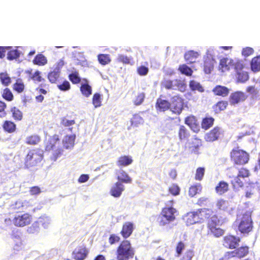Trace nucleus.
Masks as SVG:
<instances>
[{
    "label": "nucleus",
    "mask_w": 260,
    "mask_h": 260,
    "mask_svg": "<svg viewBox=\"0 0 260 260\" xmlns=\"http://www.w3.org/2000/svg\"><path fill=\"white\" fill-rule=\"evenodd\" d=\"M135 254V248L128 240H123L121 241L115 251L117 260H129L133 258Z\"/></svg>",
    "instance_id": "1"
},
{
    "label": "nucleus",
    "mask_w": 260,
    "mask_h": 260,
    "mask_svg": "<svg viewBox=\"0 0 260 260\" xmlns=\"http://www.w3.org/2000/svg\"><path fill=\"white\" fill-rule=\"evenodd\" d=\"M45 150L47 152H52L51 159L56 161L62 154L63 150L60 143L58 135L55 134L50 137L45 145Z\"/></svg>",
    "instance_id": "2"
},
{
    "label": "nucleus",
    "mask_w": 260,
    "mask_h": 260,
    "mask_svg": "<svg viewBox=\"0 0 260 260\" xmlns=\"http://www.w3.org/2000/svg\"><path fill=\"white\" fill-rule=\"evenodd\" d=\"M238 230L242 234H248L253 230L251 212H241L237 215Z\"/></svg>",
    "instance_id": "3"
},
{
    "label": "nucleus",
    "mask_w": 260,
    "mask_h": 260,
    "mask_svg": "<svg viewBox=\"0 0 260 260\" xmlns=\"http://www.w3.org/2000/svg\"><path fill=\"white\" fill-rule=\"evenodd\" d=\"M43 151L39 148H34L28 151L24 158V166L29 168L37 166L43 159Z\"/></svg>",
    "instance_id": "4"
},
{
    "label": "nucleus",
    "mask_w": 260,
    "mask_h": 260,
    "mask_svg": "<svg viewBox=\"0 0 260 260\" xmlns=\"http://www.w3.org/2000/svg\"><path fill=\"white\" fill-rule=\"evenodd\" d=\"M230 158L234 165L244 166L249 160V154L239 147L233 148L230 152Z\"/></svg>",
    "instance_id": "5"
},
{
    "label": "nucleus",
    "mask_w": 260,
    "mask_h": 260,
    "mask_svg": "<svg viewBox=\"0 0 260 260\" xmlns=\"http://www.w3.org/2000/svg\"><path fill=\"white\" fill-rule=\"evenodd\" d=\"M161 86L166 89L179 90L184 92L186 90V85L184 81L180 79L164 80L161 82Z\"/></svg>",
    "instance_id": "6"
},
{
    "label": "nucleus",
    "mask_w": 260,
    "mask_h": 260,
    "mask_svg": "<svg viewBox=\"0 0 260 260\" xmlns=\"http://www.w3.org/2000/svg\"><path fill=\"white\" fill-rule=\"evenodd\" d=\"M184 107L183 99L179 95H175L172 97L170 102V111L172 113L180 115Z\"/></svg>",
    "instance_id": "7"
},
{
    "label": "nucleus",
    "mask_w": 260,
    "mask_h": 260,
    "mask_svg": "<svg viewBox=\"0 0 260 260\" xmlns=\"http://www.w3.org/2000/svg\"><path fill=\"white\" fill-rule=\"evenodd\" d=\"M222 135V128L216 126L205 135L204 139L207 142H213L217 141Z\"/></svg>",
    "instance_id": "8"
},
{
    "label": "nucleus",
    "mask_w": 260,
    "mask_h": 260,
    "mask_svg": "<svg viewBox=\"0 0 260 260\" xmlns=\"http://www.w3.org/2000/svg\"><path fill=\"white\" fill-rule=\"evenodd\" d=\"M32 221V217L27 213L15 216L13 219V224L17 227L28 225Z\"/></svg>",
    "instance_id": "9"
},
{
    "label": "nucleus",
    "mask_w": 260,
    "mask_h": 260,
    "mask_svg": "<svg viewBox=\"0 0 260 260\" xmlns=\"http://www.w3.org/2000/svg\"><path fill=\"white\" fill-rule=\"evenodd\" d=\"M240 238L231 235L224 236L222 239V245L228 249H235L240 242Z\"/></svg>",
    "instance_id": "10"
},
{
    "label": "nucleus",
    "mask_w": 260,
    "mask_h": 260,
    "mask_svg": "<svg viewBox=\"0 0 260 260\" xmlns=\"http://www.w3.org/2000/svg\"><path fill=\"white\" fill-rule=\"evenodd\" d=\"M47 218H39V220L34 222L27 229V232L30 234H36L39 233L41 226H43L44 228H46L48 222Z\"/></svg>",
    "instance_id": "11"
},
{
    "label": "nucleus",
    "mask_w": 260,
    "mask_h": 260,
    "mask_svg": "<svg viewBox=\"0 0 260 260\" xmlns=\"http://www.w3.org/2000/svg\"><path fill=\"white\" fill-rule=\"evenodd\" d=\"M202 141L197 136H194L191 141L187 144V148L191 153L198 154L200 149L202 146Z\"/></svg>",
    "instance_id": "12"
},
{
    "label": "nucleus",
    "mask_w": 260,
    "mask_h": 260,
    "mask_svg": "<svg viewBox=\"0 0 260 260\" xmlns=\"http://www.w3.org/2000/svg\"><path fill=\"white\" fill-rule=\"evenodd\" d=\"M201 213L202 212H187L183 216V220L187 225L200 222L203 220Z\"/></svg>",
    "instance_id": "13"
},
{
    "label": "nucleus",
    "mask_w": 260,
    "mask_h": 260,
    "mask_svg": "<svg viewBox=\"0 0 260 260\" xmlns=\"http://www.w3.org/2000/svg\"><path fill=\"white\" fill-rule=\"evenodd\" d=\"M175 219L174 212H160L157 217V221L159 225L164 226L174 221Z\"/></svg>",
    "instance_id": "14"
},
{
    "label": "nucleus",
    "mask_w": 260,
    "mask_h": 260,
    "mask_svg": "<svg viewBox=\"0 0 260 260\" xmlns=\"http://www.w3.org/2000/svg\"><path fill=\"white\" fill-rule=\"evenodd\" d=\"M216 63L215 59L211 55H207L204 57L203 71L206 74H210L213 70L214 64Z\"/></svg>",
    "instance_id": "15"
},
{
    "label": "nucleus",
    "mask_w": 260,
    "mask_h": 260,
    "mask_svg": "<svg viewBox=\"0 0 260 260\" xmlns=\"http://www.w3.org/2000/svg\"><path fill=\"white\" fill-rule=\"evenodd\" d=\"M208 215L207 225H210L212 222L214 225H221L224 222V219L221 214L218 212H211L210 214H206Z\"/></svg>",
    "instance_id": "16"
},
{
    "label": "nucleus",
    "mask_w": 260,
    "mask_h": 260,
    "mask_svg": "<svg viewBox=\"0 0 260 260\" xmlns=\"http://www.w3.org/2000/svg\"><path fill=\"white\" fill-rule=\"evenodd\" d=\"M161 95L157 99L155 103V109L157 112H165L170 108V102L162 99Z\"/></svg>",
    "instance_id": "17"
},
{
    "label": "nucleus",
    "mask_w": 260,
    "mask_h": 260,
    "mask_svg": "<svg viewBox=\"0 0 260 260\" xmlns=\"http://www.w3.org/2000/svg\"><path fill=\"white\" fill-rule=\"evenodd\" d=\"M247 99V95L243 92L238 91L232 93L229 98L230 104L235 105L244 102Z\"/></svg>",
    "instance_id": "18"
},
{
    "label": "nucleus",
    "mask_w": 260,
    "mask_h": 260,
    "mask_svg": "<svg viewBox=\"0 0 260 260\" xmlns=\"http://www.w3.org/2000/svg\"><path fill=\"white\" fill-rule=\"evenodd\" d=\"M88 251L85 246L77 247L73 252V257L75 260H84L87 256Z\"/></svg>",
    "instance_id": "19"
},
{
    "label": "nucleus",
    "mask_w": 260,
    "mask_h": 260,
    "mask_svg": "<svg viewBox=\"0 0 260 260\" xmlns=\"http://www.w3.org/2000/svg\"><path fill=\"white\" fill-rule=\"evenodd\" d=\"M184 123L195 133H198L200 130V125L198 122L197 119L193 115H190L185 117Z\"/></svg>",
    "instance_id": "20"
},
{
    "label": "nucleus",
    "mask_w": 260,
    "mask_h": 260,
    "mask_svg": "<svg viewBox=\"0 0 260 260\" xmlns=\"http://www.w3.org/2000/svg\"><path fill=\"white\" fill-rule=\"evenodd\" d=\"M134 230V225L133 223L129 221L124 222L123 224L122 229L120 231V234L122 237L124 239V240H127L132 234Z\"/></svg>",
    "instance_id": "21"
},
{
    "label": "nucleus",
    "mask_w": 260,
    "mask_h": 260,
    "mask_svg": "<svg viewBox=\"0 0 260 260\" xmlns=\"http://www.w3.org/2000/svg\"><path fill=\"white\" fill-rule=\"evenodd\" d=\"M234 60L226 57L222 58L219 61L218 70L222 72H225L233 68Z\"/></svg>",
    "instance_id": "22"
},
{
    "label": "nucleus",
    "mask_w": 260,
    "mask_h": 260,
    "mask_svg": "<svg viewBox=\"0 0 260 260\" xmlns=\"http://www.w3.org/2000/svg\"><path fill=\"white\" fill-rule=\"evenodd\" d=\"M249 247L247 245H242L239 247L235 248L232 251L234 257L241 259L246 256L249 253Z\"/></svg>",
    "instance_id": "23"
},
{
    "label": "nucleus",
    "mask_w": 260,
    "mask_h": 260,
    "mask_svg": "<svg viewBox=\"0 0 260 260\" xmlns=\"http://www.w3.org/2000/svg\"><path fill=\"white\" fill-rule=\"evenodd\" d=\"M124 190V186L121 183L117 182L112 186L110 193L115 198H118L121 195Z\"/></svg>",
    "instance_id": "24"
},
{
    "label": "nucleus",
    "mask_w": 260,
    "mask_h": 260,
    "mask_svg": "<svg viewBox=\"0 0 260 260\" xmlns=\"http://www.w3.org/2000/svg\"><path fill=\"white\" fill-rule=\"evenodd\" d=\"M178 136L181 142L187 141L190 136L189 130L183 125H180L178 132Z\"/></svg>",
    "instance_id": "25"
},
{
    "label": "nucleus",
    "mask_w": 260,
    "mask_h": 260,
    "mask_svg": "<svg viewBox=\"0 0 260 260\" xmlns=\"http://www.w3.org/2000/svg\"><path fill=\"white\" fill-rule=\"evenodd\" d=\"M217 226L213 225V223L211 222L210 225H207L208 232L215 237H219L223 235L224 231Z\"/></svg>",
    "instance_id": "26"
},
{
    "label": "nucleus",
    "mask_w": 260,
    "mask_h": 260,
    "mask_svg": "<svg viewBox=\"0 0 260 260\" xmlns=\"http://www.w3.org/2000/svg\"><path fill=\"white\" fill-rule=\"evenodd\" d=\"M198 52L193 50H189L184 54V59L188 64H191L196 61V59L199 57Z\"/></svg>",
    "instance_id": "27"
},
{
    "label": "nucleus",
    "mask_w": 260,
    "mask_h": 260,
    "mask_svg": "<svg viewBox=\"0 0 260 260\" xmlns=\"http://www.w3.org/2000/svg\"><path fill=\"white\" fill-rule=\"evenodd\" d=\"M215 191L219 195H222L229 189L228 183L224 181H220L215 187Z\"/></svg>",
    "instance_id": "28"
},
{
    "label": "nucleus",
    "mask_w": 260,
    "mask_h": 260,
    "mask_svg": "<svg viewBox=\"0 0 260 260\" xmlns=\"http://www.w3.org/2000/svg\"><path fill=\"white\" fill-rule=\"evenodd\" d=\"M212 92L216 95L225 97L229 94V89L225 86L221 85H216L213 89Z\"/></svg>",
    "instance_id": "29"
},
{
    "label": "nucleus",
    "mask_w": 260,
    "mask_h": 260,
    "mask_svg": "<svg viewBox=\"0 0 260 260\" xmlns=\"http://www.w3.org/2000/svg\"><path fill=\"white\" fill-rule=\"evenodd\" d=\"M228 106L226 101H220L216 103L212 106L213 110L215 114H218L222 111L225 110Z\"/></svg>",
    "instance_id": "30"
},
{
    "label": "nucleus",
    "mask_w": 260,
    "mask_h": 260,
    "mask_svg": "<svg viewBox=\"0 0 260 260\" xmlns=\"http://www.w3.org/2000/svg\"><path fill=\"white\" fill-rule=\"evenodd\" d=\"M2 126L4 131L8 133H13L16 129V124L10 120L4 121Z\"/></svg>",
    "instance_id": "31"
},
{
    "label": "nucleus",
    "mask_w": 260,
    "mask_h": 260,
    "mask_svg": "<svg viewBox=\"0 0 260 260\" xmlns=\"http://www.w3.org/2000/svg\"><path fill=\"white\" fill-rule=\"evenodd\" d=\"M133 161L131 156L123 155L120 156L117 161V165L119 167H125L131 165Z\"/></svg>",
    "instance_id": "32"
},
{
    "label": "nucleus",
    "mask_w": 260,
    "mask_h": 260,
    "mask_svg": "<svg viewBox=\"0 0 260 260\" xmlns=\"http://www.w3.org/2000/svg\"><path fill=\"white\" fill-rule=\"evenodd\" d=\"M75 137V135L66 136L63 140V146L67 149L73 147L74 145Z\"/></svg>",
    "instance_id": "33"
},
{
    "label": "nucleus",
    "mask_w": 260,
    "mask_h": 260,
    "mask_svg": "<svg viewBox=\"0 0 260 260\" xmlns=\"http://www.w3.org/2000/svg\"><path fill=\"white\" fill-rule=\"evenodd\" d=\"M214 122V118L212 117H206L203 118L201 122V127L205 130H207L211 127Z\"/></svg>",
    "instance_id": "34"
},
{
    "label": "nucleus",
    "mask_w": 260,
    "mask_h": 260,
    "mask_svg": "<svg viewBox=\"0 0 260 260\" xmlns=\"http://www.w3.org/2000/svg\"><path fill=\"white\" fill-rule=\"evenodd\" d=\"M32 62L34 64L43 66L47 64V59L43 54L40 53L35 57Z\"/></svg>",
    "instance_id": "35"
},
{
    "label": "nucleus",
    "mask_w": 260,
    "mask_h": 260,
    "mask_svg": "<svg viewBox=\"0 0 260 260\" xmlns=\"http://www.w3.org/2000/svg\"><path fill=\"white\" fill-rule=\"evenodd\" d=\"M251 70L254 72L260 71V56L253 57L250 62Z\"/></svg>",
    "instance_id": "36"
},
{
    "label": "nucleus",
    "mask_w": 260,
    "mask_h": 260,
    "mask_svg": "<svg viewBox=\"0 0 260 260\" xmlns=\"http://www.w3.org/2000/svg\"><path fill=\"white\" fill-rule=\"evenodd\" d=\"M41 141V137L38 135H32L26 138L25 143L30 145H37Z\"/></svg>",
    "instance_id": "37"
},
{
    "label": "nucleus",
    "mask_w": 260,
    "mask_h": 260,
    "mask_svg": "<svg viewBox=\"0 0 260 260\" xmlns=\"http://www.w3.org/2000/svg\"><path fill=\"white\" fill-rule=\"evenodd\" d=\"M98 59L99 63L103 66L109 64L111 61L110 56L108 54H99L98 55Z\"/></svg>",
    "instance_id": "38"
},
{
    "label": "nucleus",
    "mask_w": 260,
    "mask_h": 260,
    "mask_svg": "<svg viewBox=\"0 0 260 260\" xmlns=\"http://www.w3.org/2000/svg\"><path fill=\"white\" fill-rule=\"evenodd\" d=\"M80 89L82 94L85 97H89L92 93L91 87L88 83L82 84Z\"/></svg>",
    "instance_id": "39"
},
{
    "label": "nucleus",
    "mask_w": 260,
    "mask_h": 260,
    "mask_svg": "<svg viewBox=\"0 0 260 260\" xmlns=\"http://www.w3.org/2000/svg\"><path fill=\"white\" fill-rule=\"evenodd\" d=\"M12 117L16 121H20L23 118L22 112L16 107H12L11 109Z\"/></svg>",
    "instance_id": "40"
},
{
    "label": "nucleus",
    "mask_w": 260,
    "mask_h": 260,
    "mask_svg": "<svg viewBox=\"0 0 260 260\" xmlns=\"http://www.w3.org/2000/svg\"><path fill=\"white\" fill-rule=\"evenodd\" d=\"M25 88V85L22 80L18 79L16 82L13 85V89L18 93L22 92Z\"/></svg>",
    "instance_id": "41"
},
{
    "label": "nucleus",
    "mask_w": 260,
    "mask_h": 260,
    "mask_svg": "<svg viewBox=\"0 0 260 260\" xmlns=\"http://www.w3.org/2000/svg\"><path fill=\"white\" fill-rule=\"evenodd\" d=\"M178 71H179L182 74L187 76H191L193 73L192 69L186 64L180 65L178 68Z\"/></svg>",
    "instance_id": "42"
},
{
    "label": "nucleus",
    "mask_w": 260,
    "mask_h": 260,
    "mask_svg": "<svg viewBox=\"0 0 260 260\" xmlns=\"http://www.w3.org/2000/svg\"><path fill=\"white\" fill-rule=\"evenodd\" d=\"M2 98L8 102H11L14 99V95L11 90L8 88H5L2 92Z\"/></svg>",
    "instance_id": "43"
},
{
    "label": "nucleus",
    "mask_w": 260,
    "mask_h": 260,
    "mask_svg": "<svg viewBox=\"0 0 260 260\" xmlns=\"http://www.w3.org/2000/svg\"><path fill=\"white\" fill-rule=\"evenodd\" d=\"M241 177H238V176L237 175L234 177V179L231 181V183L234 189H238L243 186L244 182L243 180H241Z\"/></svg>",
    "instance_id": "44"
},
{
    "label": "nucleus",
    "mask_w": 260,
    "mask_h": 260,
    "mask_svg": "<svg viewBox=\"0 0 260 260\" xmlns=\"http://www.w3.org/2000/svg\"><path fill=\"white\" fill-rule=\"evenodd\" d=\"M59 76V71H53L48 73V79L51 83H55L58 80Z\"/></svg>",
    "instance_id": "45"
},
{
    "label": "nucleus",
    "mask_w": 260,
    "mask_h": 260,
    "mask_svg": "<svg viewBox=\"0 0 260 260\" xmlns=\"http://www.w3.org/2000/svg\"><path fill=\"white\" fill-rule=\"evenodd\" d=\"M237 74V81L239 82L245 83L249 80V77L248 72L245 71H241L238 72Z\"/></svg>",
    "instance_id": "46"
},
{
    "label": "nucleus",
    "mask_w": 260,
    "mask_h": 260,
    "mask_svg": "<svg viewBox=\"0 0 260 260\" xmlns=\"http://www.w3.org/2000/svg\"><path fill=\"white\" fill-rule=\"evenodd\" d=\"M117 179L119 181L125 183H131L132 181V179L124 171H122L120 173V175L118 176Z\"/></svg>",
    "instance_id": "47"
},
{
    "label": "nucleus",
    "mask_w": 260,
    "mask_h": 260,
    "mask_svg": "<svg viewBox=\"0 0 260 260\" xmlns=\"http://www.w3.org/2000/svg\"><path fill=\"white\" fill-rule=\"evenodd\" d=\"M92 102L95 108L101 106L102 95L99 93H95L92 96Z\"/></svg>",
    "instance_id": "48"
},
{
    "label": "nucleus",
    "mask_w": 260,
    "mask_h": 260,
    "mask_svg": "<svg viewBox=\"0 0 260 260\" xmlns=\"http://www.w3.org/2000/svg\"><path fill=\"white\" fill-rule=\"evenodd\" d=\"M69 79L74 84H77L81 82V78L78 72L76 71L69 75Z\"/></svg>",
    "instance_id": "49"
},
{
    "label": "nucleus",
    "mask_w": 260,
    "mask_h": 260,
    "mask_svg": "<svg viewBox=\"0 0 260 260\" xmlns=\"http://www.w3.org/2000/svg\"><path fill=\"white\" fill-rule=\"evenodd\" d=\"M20 56V52L17 49L11 50L7 53V59L12 60L17 59Z\"/></svg>",
    "instance_id": "50"
},
{
    "label": "nucleus",
    "mask_w": 260,
    "mask_h": 260,
    "mask_svg": "<svg viewBox=\"0 0 260 260\" xmlns=\"http://www.w3.org/2000/svg\"><path fill=\"white\" fill-rule=\"evenodd\" d=\"M205 169L204 167H199L197 169L194 179L198 181H201L204 176Z\"/></svg>",
    "instance_id": "51"
},
{
    "label": "nucleus",
    "mask_w": 260,
    "mask_h": 260,
    "mask_svg": "<svg viewBox=\"0 0 260 260\" xmlns=\"http://www.w3.org/2000/svg\"><path fill=\"white\" fill-rule=\"evenodd\" d=\"M202 186L201 185H195L191 186L188 191L189 195L193 197L201 191Z\"/></svg>",
    "instance_id": "52"
},
{
    "label": "nucleus",
    "mask_w": 260,
    "mask_h": 260,
    "mask_svg": "<svg viewBox=\"0 0 260 260\" xmlns=\"http://www.w3.org/2000/svg\"><path fill=\"white\" fill-rule=\"evenodd\" d=\"M0 80L2 83L5 86H8L11 82V78L6 73H0Z\"/></svg>",
    "instance_id": "53"
},
{
    "label": "nucleus",
    "mask_w": 260,
    "mask_h": 260,
    "mask_svg": "<svg viewBox=\"0 0 260 260\" xmlns=\"http://www.w3.org/2000/svg\"><path fill=\"white\" fill-rule=\"evenodd\" d=\"M237 175L238 177H241L242 179H244L250 176V172L246 168L242 167L238 170Z\"/></svg>",
    "instance_id": "54"
},
{
    "label": "nucleus",
    "mask_w": 260,
    "mask_h": 260,
    "mask_svg": "<svg viewBox=\"0 0 260 260\" xmlns=\"http://www.w3.org/2000/svg\"><path fill=\"white\" fill-rule=\"evenodd\" d=\"M30 78L35 82H42L45 81V79L41 76V73L39 71H36L30 77Z\"/></svg>",
    "instance_id": "55"
},
{
    "label": "nucleus",
    "mask_w": 260,
    "mask_h": 260,
    "mask_svg": "<svg viewBox=\"0 0 260 260\" xmlns=\"http://www.w3.org/2000/svg\"><path fill=\"white\" fill-rule=\"evenodd\" d=\"M145 98V94L144 92L138 93L133 101L134 105L135 106L140 105L144 102Z\"/></svg>",
    "instance_id": "56"
},
{
    "label": "nucleus",
    "mask_w": 260,
    "mask_h": 260,
    "mask_svg": "<svg viewBox=\"0 0 260 260\" xmlns=\"http://www.w3.org/2000/svg\"><path fill=\"white\" fill-rule=\"evenodd\" d=\"M236 73L243 71V69L245 68V65L242 60L234 61V64L233 67Z\"/></svg>",
    "instance_id": "57"
},
{
    "label": "nucleus",
    "mask_w": 260,
    "mask_h": 260,
    "mask_svg": "<svg viewBox=\"0 0 260 260\" xmlns=\"http://www.w3.org/2000/svg\"><path fill=\"white\" fill-rule=\"evenodd\" d=\"M189 86L192 90H198L200 92L204 91V89L201 84L193 80L190 81Z\"/></svg>",
    "instance_id": "58"
},
{
    "label": "nucleus",
    "mask_w": 260,
    "mask_h": 260,
    "mask_svg": "<svg viewBox=\"0 0 260 260\" xmlns=\"http://www.w3.org/2000/svg\"><path fill=\"white\" fill-rule=\"evenodd\" d=\"M169 192L173 196H176L180 193V189L178 185L176 184H173L169 187Z\"/></svg>",
    "instance_id": "59"
},
{
    "label": "nucleus",
    "mask_w": 260,
    "mask_h": 260,
    "mask_svg": "<svg viewBox=\"0 0 260 260\" xmlns=\"http://www.w3.org/2000/svg\"><path fill=\"white\" fill-rule=\"evenodd\" d=\"M216 206L219 210H225L229 206V203L225 200L220 199L217 202Z\"/></svg>",
    "instance_id": "60"
},
{
    "label": "nucleus",
    "mask_w": 260,
    "mask_h": 260,
    "mask_svg": "<svg viewBox=\"0 0 260 260\" xmlns=\"http://www.w3.org/2000/svg\"><path fill=\"white\" fill-rule=\"evenodd\" d=\"M162 211H176V209L174 207L173 200L169 201L165 204Z\"/></svg>",
    "instance_id": "61"
},
{
    "label": "nucleus",
    "mask_w": 260,
    "mask_h": 260,
    "mask_svg": "<svg viewBox=\"0 0 260 260\" xmlns=\"http://www.w3.org/2000/svg\"><path fill=\"white\" fill-rule=\"evenodd\" d=\"M75 124V120H69L66 117H64L61 118L60 121V124L61 126L64 127H70Z\"/></svg>",
    "instance_id": "62"
},
{
    "label": "nucleus",
    "mask_w": 260,
    "mask_h": 260,
    "mask_svg": "<svg viewBox=\"0 0 260 260\" xmlns=\"http://www.w3.org/2000/svg\"><path fill=\"white\" fill-rule=\"evenodd\" d=\"M58 88L61 91H68L71 88V85L69 81L65 80L61 84L57 85Z\"/></svg>",
    "instance_id": "63"
},
{
    "label": "nucleus",
    "mask_w": 260,
    "mask_h": 260,
    "mask_svg": "<svg viewBox=\"0 0 260 260\" xmlns=\"http://www.w3.org/2000/svg\"><path fill=\"white\" fill-rule=\"evenodd\" d=\"M142 121V118L138 115L135 114L131 120V125L134 126H137Z\"/></svg>",
    "instance_id": "64"
}]
</instances>
